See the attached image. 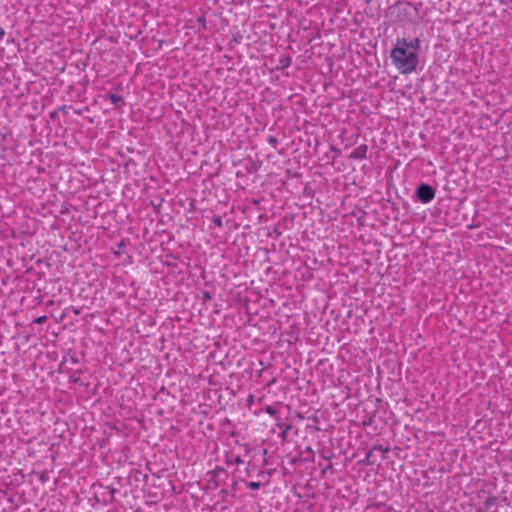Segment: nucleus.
Instances as JSON below:
<instances>
[{"instance_id":"f257e3e1","label":"nucleus","mask_w":512,"mask_h":512,"mask_svg":"<svg viewBox=\"0 0 512 512\" xmlns=\"http://www.w3.org/2000/svg\"><path fill=\"white\" fill-rule=\"evenodd\" d=\"M420 56L421 41L418 38H397L390 52L391 62L400 74L415 72Z\"/></svg>"},{"instance_id":"f03ea898","label":"nucleus","mask_w":512,"mask_h":512,"mask_svg":"<svg viewBox=\"0 0 512 512\" xmlns=\"http://www.w3.org/2000/svg\"><path fill=\"white\" fill-rule=\"evenodd\" d=\"M417 196L422 203L427 204L435 197V191L430 185L421 184L417 188Z\"/></svg>"},{"instance_id":"7ed1b4c3","label":"nucleus","mask_w":512,"mask_h":512,"mask_svg":"<svg viewBox=\"0 0 512 512\" xmlns=\"http://www.w3.org/2000/svg\"><path fill=\"white\" fill-rule=\"evenodd\" d=\"M368 147L367 145L363 144L358 147H356L349 155L351 159H365L367 156Z\"/></svg>"},{"instance_id":"20e7f679","label":"nucleus","mask_w":512,"mask_h":512,"mask_svg":"<svg viewBox=\"0 0 512 512\" xmlns=\"http://www.w3.org/2000/svg\"><path fill=\"white\" fill-rule=\"evenodd\" d=\"M110 101H111L112 104L117 106V105H119L120 103L123 102V99L119 95L112 94V95H110Z\"/></svg>"},{"instance_id":"39448f33","label":"nucleus","mask_w":512,"mask_h":512,"mask_svg":"<svg viewBox=\"0 0 512 512\" xmlns=\"http://www.w3.org/2000/svg\"><path fill=\"white\" fill-rule=\"evenodd\" d=\"M247 486L251 490H257L260 487V483L259 482H249Z\"/></svg>"},{"instance_id":"423d86ee","label":"nucleus","mask_w":512,"mask_h":512,"mask_svg":"<svg viewBox=\"0 0 512 512\" xmlns=\"http://www.w3.org/2000/svg\"><path fill=\"white\" fill-rule=\"evenodd\" d=\"M46 319H47L46 316H40V317L36 318L34 322L37 324H42L46 321Z\"/></svg>"},{"instance_id":"0eeeda50","label":"nucleus","mask_w":512,"mask_h":512,"mask_svg":"<svg viewBox=\"0 0 512 512\" xmlns=\"http://www.w3.org/2000/svg\"><path fill=\"white\" fill-rule=\"evenodd\" d=\"M266 412H267L268 414H270L271 416H274V415H275V411H274V409H273V408H271V407H268V408L266 409Z\"/></svg>"},{"instance_id":"6e6552de","label":"nucleus","mask_w":512,"mask_h":512,"mask_svg":"<svg viewBox=\"0 0 512 512\" xmlns=\"http://www.w3.org/2000/svg\"><path fill=\"white\" fill-rule=\"evenodd\" d=\"M5 36V30L0 27V38H3Z\"/></svg>"},{"instance_id":"1a4fd4ad","label":"nucleus","mask_w":512,"mask_h":512,"mask_svg":"<svg viewBox=\"0 0 512 512\" xmlns=\"http://www.w3.org/2000/svg\"><path fill=\"white\" fill-rule=\"evenodd\" d=\"M205 297H206L207 299H211V295H210V293H209V292H206V293H205Z\"/></svg>"},{"instance_id":"9d476101","label":"nucleus","mask_w":512,"mask_h":512,"mask_svg":"<svg viewBox=\"0 0 512 512\" xmlns=\"http://www.w3.org/2000/svg\"><path fill=\"white\" fill-rule=\"evenodd\" d=\"M122 247H124V243H123V242H121V243L119 244V250H122Z\"/></svg>"}]
</instances>
